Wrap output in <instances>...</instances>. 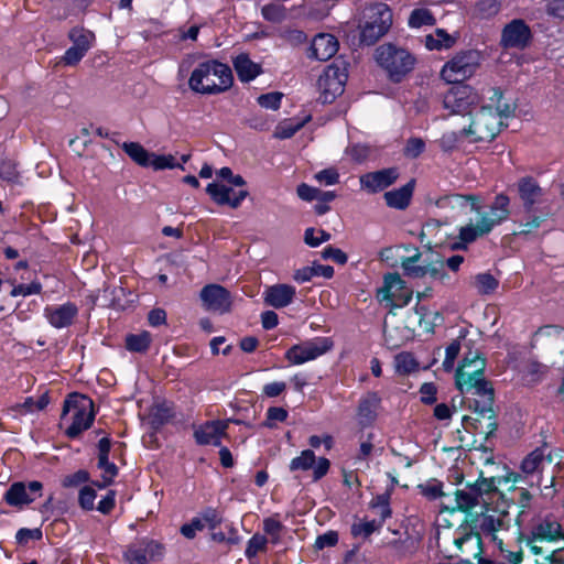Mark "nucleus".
I'll return each mask as SVG.
<instances>
[{"mask_svg": "<svg viewBox=\"0 0 564 564\" xmlns=\"http://www.w3.org/2000/svg\"><path fill=\"white\" fill-rule=\"evenodd\" d=\"M234 76L230 67L217 59L199 62L191 73L188 87L199 95H219L231 88Z\"/></svg>", "mask_w": 564, "mask_h": 564, "instance_id": "nucleus-1", "label": "nucleus"}, {"mask_svg": "<svg viewBox=\"0 0 564 564\" xmlns=\"http://www.w3.org/2000/svg\"><path fill=\"white\" fill-rule=\"evenodd\" d=\"M511 115L508 105L498 106L492 110L489 106H478L466 119L463 135L469 143L489 142L500 132L502 118Z\"/></svg>", "mask_w": 564, "mask_h": 564, "instance_id": "nucleus-2", "label": "nucleus"}, {"mask_svg": "<svg viewBox=\"0 0 564 564\" xmlns=\"http://www.w3.org/2000/svg\"><path fill=\"white\" fill-rule=\"evenodd\" d=\"M509 214V198L503 194L497 195L490 209L479 214V219L476 223L470 221L459 228V242L454 245V249H466L469 243L488 235L496 226L505 221Z\"/></svg>", "mask_w": 564, "mask_h": 564, "instance_id": "nucleus-3", "label": "nucleus"}, {"mask_svg": "<svg viewBox=\"0 0 564 564\" xmlns=\"http://www.w3.org/2000/svg\"><path fill=\"white\" fill-rule=\"evenodd\" d=\"M486 361L478 352H468L456 371V386L462 392L475 391L476 394L491 399L492 389L485 380Z\"/></svg>", "mask_w": 564, "mask_h": 564, "instance_id": "nucleus-4", "label": "nucleus"}, {"mask_svg": "<svg viewBox=\"0 0 564 564\" xmlns=\"http://www.w3.org/2000/svg\"><path fill=\"white\" fill-rule=\"evenodd\" d=\"M375 59L387 73L388 77L395 83L401 82L414 69L416 59L404 47L392 43H384L376 48Z\"/></svg>", "mask_w": 564, "mask_h": 564, "instance_id": "nucleus-5", "label": "nucleus"}, {"mask_svg": "<svg viewBox=\"0 0 564 564\" xmlns=\"http://www.w3.org/2000/svg\"><path fill=\"white\" fill-rule=\"evenodd\" d=\"M94 417V403L88 397L73 393L65 400L62 422L69 423L65 431L68 437L75 438L89 429Z\"/></svg>", "mask_w": 564, "mask_h": 564, "instance_id": "nucleus-6", "label": "nucleus"}, {"mask_svg": "<svg viewBox=\"0 0 564 564\" xmlns=\"http://www.w3.org/2000/svg\"><path fill=\"white\" fill-rule=\"evenodd\" d=\"M511 521L512 518L507 510L506 502H502L501 507H491L487 503L485 510L476 517L474 523L480 538L484 536L501 547Z\"/></svg>", "mask_w": 564, "mask_h": 564, "instance_id": "nucleus-7", "label": "nucleus"}, {"mask_svg": "<svg viewBox=\"0 0 564 564\" xmlns=\"http://www.w3.org/2000/svg\"><path fill=\"white\" fill-rule=\"evenodd\" d=\"M362 15L365 23L360 25V42L372 45L391 28L392 12L386 2H370L364 9Z\"/></svg>", "mask_w": 564, "mask_h": 564, "instance_id": "nucleus-8", "label": "nucleus"}, {"mask_svg": "<svg viewBox=\"0 0 564 564\" xmlns=\"http://www.w3.org/2000/svg\"><path fill=\"white\" fill-rule=\"evenodd\" d=\"M558 540H564V529L555 517L546 516L538 519L531 525L530 532L524 541L525 545L533 554L544 555L543 560L551 564V553L545 551L540 543H551Z\"/></svg>", "mask_w": 564, "mask_h": 564, "instance_id": "nucleus-9", "label": "nucleus"}, {"mask_svg": "<svg viewBox=\"0 0 564 564\" xmlns=\"http://www.w3.org/2000/svg\"><path fill=\"white\" fill-rule=\"evenodd\" d=\"M481 98L478 91L469 85L451 87L442 98L443 109L451 116L466 118L480 106Z\"/></svg>", "mask_w": 564, "mask_h": 564, "instance_id": "nucleus-10", "label": "nucleus"}, {"mask_svg": "<svg viewBox=\"0 0 564 564\" xmlns=\"http://www.w3.org/2000/svg\"><path fill=\"white\" fill-rule=\"evenodd\" d=\"M453 549L448 550L449 557H457L464 564H479L481 562V538L467 528L458 529L453 533Z\"/></svg>", "mask_w": 564, "mask_h": 564, "instance_id": "nucleus-11", "label": "nucleus"}, {"mask_svg": "<svg viewBox=\"0 0 564 564\" xmlns=\"http://www.w3.org/2000/svg\"><path fill=\"white\" fill-rule=\"evenodd\" d=\"M347 77V68L344 62L328 65L317 80L319 100L323 104L333 102L337 96L343 94Z\"/></svg>", "mask_w": 564, "mask_h": 564, "instance_id": "nucleus-12", "label": "nucleus"}, {"mask_svg": "<svg viewBox=\"0 0 564 564\" xmlns=\"http://www.w3.org/2000/svg\"><path fill=\"white\" fill-rule=\"evenodd\" d=\"M479 65L477 52L468 51L455 55L441 70V77L449 84L460 83L471 77Z\"/></svg>", "mask_w": 564, "mask_h": 564, "instance_id": "nucleus-13", "label": "nucleus"}, {"mask_svg": "<svg viewBox=\"0 0 564 564\" xmlns=\"http://www.w3.org/2000/svg\"><path fill=\"white\" fill-rule=\"evenodd\" d=\"M492 487V479H481L480 481L469 485L467 490H456L452 495H445V499H447L448 502H454L452 507L453 510L468 511L482 502L487 505L482 499V492L491 491Z\"/></svg>", "mask_w": 564, "mask_h": 564, "instance_id": "nucleus-14", "label": "nucleus"}, {"mask_svg": "<svg viewBox=\"0 0 564 564\" xmlns=\"http://www.w3.org/2000/svg\"><path fill=\"white\" fill-rule=\"evenodd\" d=\"M333 348L328 337H315L289 348L285 358L293 365H302L325 355Z\"/></svg>", "mask_w": 564, "mask_h": 564, "instance_id": "nucleus-15", "label": "nucleus"}, {"mask_svg": "<svg viewBox=\"0 0 564 564\" xmlns=\"http://www.w3.org/2000/svg\"><path fill=\"white\" fill-rule=\"evenodd\" d=\"M164 555V547L154 540L142 539L130 544L124 552L128 564H149L160 561Z\"/></svg>", "mask_w": 564, "mask_h": 564, "instance_id": "nucleus-16", "label": "nucleus"}, {"mask_svg": "<svg viewBox=\"0 0 564 564\" xmlns=\"http://www.w3.org/2000/svg\"><path fill=\"white\" fill-rule=\"evenodd\" d=\"M531 41V29L521 19L510 21L501 31L500 45L506 50H524L530 45Z\"/></svg>", "mask_w": 564, "mask_h": 564, "instance_id": "nucleus-17", "label": "nucleus"}, {"mask_svg": "<svg viewBox=\"0 0 564 564\" xmlns=\"http://www.w3.org/2000/svg\"><path fill=\"white\" fill-rule=\"evenodd\" d=\"M234 187L229 183L213 182L207 185L206 192L216 204L238 208L248 196V191L243 187L236 191Z\"/></svg>", "mask_w": 564, "mask_h": 564, "instance_id": "nucleus-18", "label": "nucleus"}, {"mask_svg": "<svg viewBox=\"0 0 564 564\" xmlns=\"http://www.w3.org/2000/svg\"><path fill=\"white\" fill-rule=\"evenodd\" d=\"M330 463L325 457L316 459L315 454L311 449H304L302 453L294 457L290 463V470H308L313 468L314 480L324 477L329 470Z\"/></svg>", "mask_w": 564, "mask_h": 564, "instance_id": "nucleus-19", "label": "nucleus"}, {"mask_svg": "<svg viewBox=\"0 0 564 564\" xmlns=\"http://www.w3.org/2000/svg\"><path fill=\"white\" fill-rule=\"evenodd\" d=\"M230 422L236 424L240 423L238 420H217L206 422L195 430L194 437L200 445L219 446L220 440L223 436H225L226 430L228 429Z\"/></svg>", "mask_w": 564, "mask_h": 564, "instance_id": "nucleus-20", "label": "nucleus"}, {"mask_svg": "<svg viewBox=\"0 0 564 564\" xmlns=\"http://www.w3.org/2000/svg\"><path fill=\"white\" fill-rule=\"evenodd\" d=\"M78 315V307L72 302L59 305H47L44 308V317L48 324L57 329L70 326Z\"/></svg>", "mask_w": 564, "mask_h": 564, "instance_id": "nucleus-21", "label": "nucleus"}, {"mask_svg": "<svg viewBox=\"0 0 564 564\" xmlns=\"http://www.w3.org/2000/svg\"><path fill=\"white\" fill-rule=\"evenodd\" d=\"M42 484L40 481H31L26 486L23 482H14L6 492L4 499L10 506H22L31 503L41 495Z\"/></svg>", "mask_w": 564, "mask_h": 564, "instance_id": "nucleus-22", "label": "nucleus"}, {"mask_svg": "<svg viewBox=\"0 0 564 564\" xmlns=\"http://www.w3.org/2000/svg\"><path fill=\"white\" fill-rule=\"evenodd\" d=\"M399 176L397 169H384L376 172L366 173L360 176L361 189L368 193H378L392 185Z\"/></svg>", "mask_w": 564, "mask_h": 564, "instance_id": "nucleus-23", "label": "nucleus"}, {"mask_svg": "<svg viewBox=\"0 0 564 564\" xmlns=\"http://www.w3.org/2000/svg\"><path fill=\"white\" fill-rule=\"evenodd\" d=\"M200 299L207 310L225 313L231 305L229 292L217 284H209L200 292Z\"/></svg>", "mask_w": 564, "mask_h": 564, "instance_id": "nucleus-24", "label": "nucleus"}, {"mask_svg": "<svg viewBox=\"0 0 564 564\" xmlns=\"http://www.w3.org/2000/svg\"><path fill=\"white\" fill-rule=\"evenodd\" d=\"M480 199L476 195H462L452 194L442 197L438 200V206L442 208H451L460 214H467L471 212L479 213Z\"/></svg>", "mask_w": 564, "mask_h": 564, "instance_id": "nucleus-25", "label": "nucleus"}, {"mask_svg": "<svg viewBox=\"0 0 564 564\" xmlns=\"http://www.w3.org/2000/svg\"><path fill=\"white\" fill-rule=\"evenodd\" d=\"M338 51L337 39L328 33L317 34L311 45L310 57L318 61H327L332 58Z\"/></svg>", "mask_w": 564, "mask_h": 564, "instance_id": "nucleus-26", "label": "nucleus"}, {"mask_svg": "<svg viewBox=\"0 0 564 564\" xmlns=\"http://www.w3.org/2000/svg\"><path fill=\"white\" fill-rule=\"evenodd\" d=\"M381 399L376 392H369L362 397L357 408V420L361 426L371 425L378 415Z\"/></svg>", "mask_w": 564, "mask_h": 564, "instance_id": "nucleus-27", "label": "nucleus"}, {"mask_svg": "<svg viewBox=\"0 0 564 564\" xmlns=\"http://www.w3.org/2000/svg\"><path fill=\"white\" fill-rule=\"evenodd\" d=\"M295 296V288L289 284H276L264 292V301L274 308L285 307L292 303Z\"/></svg>", "mask_w": 564, "mask_h": 564, "instance_id": "nucleus-28", "label": "nucleus"}, {"mask_svg": "<svg viewBox=\"0 0 564 564\" xmlns=\"http://www.w3.org/2000/svg\"><path fill=\"white\" fill-rule=\"evenodd\" d=\"M234 67L241 82L253 80L262 73L261 65L250 59L248 54L241 53L234 58Z\"/></svg>", "mask_w": 564, "mask_h": 564, "instance_id": "nucleus-29", "label": "nucleus"}, {"mask_svg": "<svg viewBox=\"0 0 564 564\" xmlns=\"http://www.w3.org/2000/svg\"><path fill=\"white\" fill-rule=\"evenodd\" d=\"M519 194L527 208H531L541 197L542 188L531 177H524L519 182Z\"/></svg>", "mask_w": 564, "mask_h": 564, "instance_id": "nucleus-30", "label": "nucleus"}, {"mask_svg": "<svg viewBox=\"0 0 564 564\" xmlns=\"http://www.w3.org/2000/svg\"><path fill=\"white\" fill-rule=\"evenodd\" d=\"M413 191L412 183H409L398 189L387 192L384 194L386 203L389 207L403 209L405 208L411 199Z\"/></svg>", "mask_w": 564, "mask_h": 564, "instance_id": "nucleus-31", "label": "nucleus"}, {"mask_svg": "<svg viewBox=\"0 0 564 564\" xmlns=\"http://www.w3.org/2000/svg\"><path fill=\"white\" fill-rule=\"evenodd\" d=\"M261 13L267 21L272 23L283 22L293 14L282 2H267L261 7Z\"/></svg>", "mask_w": 564, "mask_h": 564, "instance_id": "nucleus-32", "label": "nucleus"}, {"mask_svg": "<svg viewBox=\"0 0 564 564\" xmlns=\"http://www.w3.org/2000/svg\"><path fill=\"white\" fill-rule=\"evenodd\" d=\"M455 44V37L449 35L445 30L437 29L435 33L425 36V46L433 50L449 48Z\"/></svg>", "mask_w": 564, "mask_h": 564, "instance_id": "nucleus-33", "label": "nucleus"}, {"mask_svg": "<svg viewBox=\"0 0 564 564\" xmlns=\"http://www.w3.org/2000/svg\"><path fill=\"white\" fill-rule=\"evenodd\" d=\"M69 40L73 46L87 53L94 44L95 35L88 30L75 28L69 32Z\"/></svg>", "mask_w": 564, "mask_h": 564, "instance_id": "nucleus-34", "label": "nucleus"}, {"mask_svg": "<svg viewBox=\"0 0 564 564\" xmlns=\"http://www.w3.org/2000/svg\"><path fill=\"white\" fill-rule=\"evenodd\" d=\"M403 289V281L397 273H390L384 276L383 288L379 290L378 296L381 301H391L394 291Z\"/></svg>", "mask_w": 564, "mask_h": 564, "instance_id": "nucleus-35", "label": "nucleus"}, {"mask_svg": "<svg viewBox=\"0 0 564 564\" xmlns=\"http://www.w3.org/2000/svg\"><path fill=\"white\" fill-rule=\"evenodd\" d=\"M122 149L139 165L149 166L151 153H149L140 143L124 142L122 144Z\"/></svg>", "mask_w": 564, "mask_h": 564, "instance_id": "nucleus-36", "label": "nucleus"}, {"mask_svg": "<svg viewBox=\"0 0 564 564\" xmlns=\"http://www.w3.org/2000/svg\"><path fill=\"white\" fill-rule=\"evenodd\" d=\"M370 508L379 517L378 522L382 524L386 519L391 517L390 496L388 494L376 496L370 502Z\"/></svg>", "mask_w": 564, "mask_h": 564, "instance_id": "nucleus-37", "label": "nucleus"}, {"mask_svg": "<svg viewBox=\"0 0 564 564\" xmlns=\"http://www.w3.org/2000/svg\"><path fill=\"white\" fill-rule=\"evenodd\" d=\"M381 527H382L381 522H378V520H376V519H373V520L361 519L351 525V534L355 538L367 539L373 532L378 531Z\"/></svg>", "mask_w": 564, "mask_h": 564, "instance_id": "nucleus-38", "label": "nucleus"}, {"mask_svg": "<svg viewBox=\"0 0 564 564\" xmlns=\"http://www.w3.org/2000/svg\"><path fill=\"white\" fill-rule=\"evenodd\" d=\"M498 280L490 273H479L474 278V288L479 294H491L498 288Z\"/></svg>", "mask_w": 564, "mask_h": 564, "instance_id": "nucleus-39", "label": "nucleus"}, {"mask_svg": "<svg viewBox=\"0 0 564 564\" xmlns=\"http://www.w3.org/2000/svg\"><path fill=\"white\" fill-rule=\"evenodd\" d=\"M269 540L265 535L256 533L253 534L248 543L247 547L245 550V555L247 558L251 560L254 556H257L261 552H265L268 547Z\"/></svg>", "mask_w": 564, "mask_h": 564, "instance_id": "nucleus-40", "label": "nucleus"}, {"mask_svg": "<svg viewBox=\"0 0 564 564\" xmlns=\"http://www.w3.org/2000/svg\"><path fill=\"white\" fill-rule=\"evenodd\" d=\"M151 343V336L148 332L140 334H132L126 338V347L130 351L143 352L145 351Z\"/></svg>", "mask_w": 564, "mask_h": 564, "instance_id": "nucleus-41", "label": "nucleus"}, {"mask_svg": "<svg viewBox=\"0 0 564 564\" xmlns=\"http://www.w3.org/2000/svg\"><path fill=\"white\" fill-rule=\"evenodd\" d=\"M420 315V325L426 330L432 332L434 327L443 322V316L436 311H430L422 306L416 310Z\"/></svg>", "mask_w": 564, "mask_h": 564, "instance_id": "nucleus-42", "label": "nucleus"}, {"mask_svg": "<svg viewBox=\"0 0 564 564\" xmlns=\"http://www.w3.org/2000/svg\"><path fill=\"white\" fill-rule=\"evenodd\" d=\"M420 258L421 253L416 250L413 256L402 259L401 267L406 275L412 278H422L426 275L424 267L416 264Z\"/></svg>", "mask_w": 564, "mask_h": 564, "instance_id": "nucleus-43", "label": "nucleus"}, {"mask_svg": "<svg viewBox=\"0 0 564 564\" xmlns=\"http://www.w3.org/2000/svg\"><path fill=\"white\" fill-rule=\"evenodd\" d=\"M394 367L398 373L408 375L415 371L419 365L412 354L401 352L394 358Z\"/></svg>", "mask_w": 564, "mask_h": 564, "instance_id": "nucleus-44", "label": "nucleus"}, {"mask_svg": "<svg viewBox=\"0 0 564 564\" xmlns=\"http://www.w3.org/2000/svg\"><path fill=\"white\" fill-rule=\"evenodd\" d=\"M434 23V15L427 9L423 8L413 10L409 18V25L414 29H419L424 25H433Z\"/></svg>", "mask_w": 564, "mask_h": 564, "instance_id": "nucleus-45", "label": "nucleus"}, {"mask_svg": "<svg viewBox=\"0 0 564 564\" xmlns=\"http://www.w3.org/2000/svg\"><path fill=\"white\" fill-rule=\"evenodd\" d=\"M544 463L543 452L540 449H535L530 453L522 462L521 468L525 474H533L539 470L542 464Z\"/></svg>", "mask_w": 564, "mask_h": 564, "instance_id": "nucleus-46", "label": "nucleus"}, {"mask_svg": "<svg viewBox=\"0 0 564 564\" xmlns=\"http://www.w3.org/2000/svg\"><path fill=\"white\" fill-rule=\"evenodd\" d=\"M98 467L101 469L102 481L98 484L99 488H105L110 485L113 478L117 476L118 469L113 463L109 462V458L98 459Z\"/></svg>", "mask_w": 564, "mask_h": 564, "instance_id": "nucleus-47", "label": "nucleus"}, {"mask_svg": "<svg viewBox=\"0 0 564 564\" xmlns=\"http://www.w3.org/2000/svg\"><path fill=\"white\" fill-rule=\"evenodd\" d=\"M149 166H152L154 170H164V169H175L181 167L182 165L175 162V158L172 154L156 155L151 153L149 160Z\"/></svg>", "mask_w": 564, "mask_h": 564, "instance_id": "nucleus-48", "label": "nucleus"}, {"mask_svg": "<svg viewBox=\"0 0 564 564\" xmlns=\"http://www.w3.org/2000/svg\"><path fill=\"white\" fill-rule=\"evenodd\" d=\"M12 284H13V289L11 290L10 295L13 297L40 294L42 291V284L36 280H33L29 284H23V283H21V284L12 283Z\"/></svg>", "mask_w": 564, "mask_h": 564, "instance_id": "nucleus-49", "label": "nucleus"}, {"mask_svg": "<svg viewBox=\"0 0 564 564\" xmlns=\"http://www.w3.org/2000/svg\"><path fill=\"white\" fill-rule=\"evenodd\" d=\"M282 529L283 524L273 517L265 518L263 520V531L265 534L270 535L273 544H278L280 542Z\"/></svg>", "mask_w": 564, "mask_h": 564, "instance_id": "nucleus-50", "label": "nucleus"}, {"mask_svg": "<svg viewBox=\"0 0 564 564\" xmlns=\"http://www.w3.org/2000/svg\"><path fill=\"white\" fill-rule=\"evenodd\" d=\"M465 140L463 135V129L459 131H447L445 132L438 143L444 151H451L458 147L459 142Z\"/></svg>", "mask_w": 564, "mask_h": 564, "instance_id": "nucleus-51", "label": "nucleus"}, {"mask_svg": "<svg viewBox=\"0 0 564 564\" xmlns=\"http://www.w3.org/2000/svg\"><path fill=\"white\" fill-rule=\"evenodd\" d=\"M370 148L366 144H352L346 150V154L357 163L364 162L370 155Z\"/></svg>", "mask_w": 564, "mask_h": 564, "instance_id": "nucleus-52", "label": "nucleus"}, {"mask_svg": "<svg viewBox=\"0 0 564 564\" xmlns=\"http://www.w3.org/2000/svg\"><path fill=\"white\" fill-rule=\"evenodd\" d=\"M330 235L324 230L315 231L314 228H307L304 234L305 242L311 247H317L324 241H328Z\"/></svg>", "mask_w": 564, "mask_h": 564, "instance_id": "nucleus-53", "label": "nucleus"}, {"mask_svg": "<svg viewBox=\"0 0 564 564\" xmlns=\"http://www.w3.org/2000/svg\"><path fill=\"white\" fill-rule=\"evenodd\" d=\"M425 149V142L421 138H410L404 147V155L411 159L417 158Z\"/></svg>", "mask_w": 564, "mask_h": 564, "instance_id": "nucleus-54", "label": "nucleus"}, {"mask_svg": "<svg viewBox=\"0 0 564 564\" xmlns=\"http://www.w3.org/2000/svg\"><path fill=\"white\" fill-rule=\"evenodd\" d=\"M96 499V491L89 486H85L79 491L78 502L85 510H93Z\"/></svg>", "mask_w": 564, "mask_h": 564, "instance_id": "nucleus-55", "label": "nucleus"}, {"mask_svg": "<svg viewBox=\"0 0 564 564\" xmlns=\"http://www.w3.org/2000/svg\"><path fill=\"white\" fill-rule=\"evenodd\" d=\"M288 417V411L283 408L272 406L268 409L267 421L263 423L267 427H273L274 422H283Z\"/></svg>", "mask_w": 564, "mask_h": 564, "instance_id": "nucleus-56", "label": "nucleus"}, {"mask_svg": "<svg viewBox=\"0 0 564 564\" xmlns=\"http://www.w3.org/2000/svg\"><path fill=\"white\" fill-rule=\"evenodd\" d=\"M282 94L269 93L258 97V104L267 109L276 110L280 107Z\"/></svg>", "mask_w": 564, "mask_h": 564, "instance_id": "nucleus-57", "label": "nucleus"}, {"mask_svg": "<svg viewBox=\"0 0 564 564\" xmlns=\"http://www.w3.org/2000/svg\"><path fill=\"white\" fill-rule=\"evenodd\" d=\"M205 529V523L199 517L192 519L189 523L182 525L181 533L187 538L193 539L198 531H203Z\"/></svg>", "mask_w": 564, "mask_h": 564, "instance_id": "nucleus-58", "label": "nucleus"}, {"mask_svg": "<svg viewBox=\"0 0 564 564\" xmlns=\"http://www.w3.org/2000/svg\"><path fill=\"white\" fill-rule=\"evenodd\" d=\"M217 176L220 177L224 181H227L230 185H234L236 187H243L246 185L245 180L240 175H234L231 169L229 167H221L219 171H217Z\"/></svg>", "mask_w": 564, "mask_h": 564, "instance_id": "nucleus-59", "label": "nucleus"}, {"mask_svg": "<svg viewBox=\"0 0 564 564\" xmlns=\"http://www.w3.org/2000/svg\"><path fill=\"white\" fill-rule=\"evenodd\" d=\"M18 170L12 161H3L0 164V177L8 182H15L18 178Z\"/></svg>", "mask_w": 564, "mask_h": 564, "instance_id": "nucleus-60", "label": "nucleus"}, {"mask_svg": "<svg viewBox=\"0 0 564 564\" xmlns=\"http://www.w3.org/2000/svg\"><path fill=\"white\" fill-rule=\"evenodd\" d=\"M338 542V534L335 531H328L322 535H318L315 541V547L317 550H323L324 547H329L336 545Z\"/></svg>", "mask_w": 564, "mask_h": 564, "instance_id": "nucleus-61", "label": "nucleus"}, {"mask_svg": "<svg viewBox=\"0 0 564 564\" xmlns=\"http://www.w3.org/2000/svg\"><path fill=\"white\" fill-rule=\"evenodd\" d=\"M316 181L325 185L338 183L339 174L335 169H326L315 174Z\"/></svg>", "mask_w": 564, "mask_h": 564, "instance_id": "nucleus-62", "label": "nucleus"}, {"mask_svg": "<svg viewBox=\"0 0 564 564\" xmlns=\"http://www.w3.org/2000/svg\"><path fill=\"white\" fill-rule=\"evenodd\" d=\"M86 55V53L84 51H82L80 48H77L75 46H70L64 54L63 58H62V62L65 64V65H69V66H73V65H76L80 62V59Z\"/></svg>", "mask_w": 564, "mask_h": 564, "instance_id": "nucleus-63", "label": "nucleus"}, {"mask_svg": "<svg viewBox=\"0 0 564 564\" xmlns=\"http://www.w3.org/2000/svg\"><path fill=\"white\" fill-rule=\"evenodd\" d=\"M199 518L205 523V528L208 527L212 530L221 523V517L215 509L205 510Z\"/></svg>", "mask_w": 564, "mask_h": 564, "instance_id": "nucleus-64", "label": "nucleus"}]
</instances>
